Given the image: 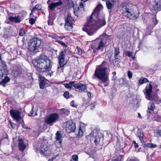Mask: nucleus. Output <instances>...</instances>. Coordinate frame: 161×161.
<instances>
[{"label": "nucleus", "instance_id": "1", "mask_svg": "<svg viewBox=\"0 0 161 161\" xmlns=\"http://www.w3.org/2000/svg\"><path fill=\"white\" fill-rule=\"evenodd\" d=\"M101 7V5L96 7L89 19L82 29L89 36L93 35L99 28L106 24L104 15H99V11Z\"/></svg>", "mask_w": 161, "mask_h": 161}, {"label": "nucleus", "instance_id": "2", "mask_svg": "<svg viewBox=\"0 0 161 161\" xmlns=\"http://www.w3.org/2000/svg\"><path fill=\"white\" fill-rule=\"evenodd\" d=\"M107 64L106 61H103L101 64L97 66L92 77V79H94L96 78L99 79L102 83H104L105 86L109 85V73H108V68L103 67Z\"/></svg>", "mask_w": 161, "mask_h": 161}, {"label": "nucleus", "instance_id": "3", "mask_svg": "<svg viewBox=\"0 0 161 161\" xmlns=\"http://www.w3.org/2000/svg\"><path fill=\"white\" fill-rule=\"evenodd\" d=\"M37 64L36 68L41 72H46L52 69V62L49 58L45 55H41L36 59Z\"/></svg>", "mask_w": 161, "mask_h": 161}, {"label": "nucleus", "instance_id": "4", "mask_svg": "<svg viewBox=\"0 0 161 161\" xmlns=\"http://www.w3.org/2000/svg\"><path fill=\"white\" fill-rule=\"evenodd\" d=\"M41 43V41L38 38L31 39L28 44L29 50L32 52L37 53L38 51V49Z\"/></svg>", "mask_w": 161, "mask_h": 161}, {"label": "nucleus", "instance_id": "5", "mask_svg": "<svg viewBox=\"0 0 161 161\" xmlns=\"http://www.w3.org/2000/svg\"><path fill=\"white\" fill-rule=\"evenodd\" d=\"M89 136L91 141H93L96 145L98 144L100 141L103 140V135L99 131L94 130Z\"/></svg>", "mask_w": 161, "mask_h": 161}, {"label": "nucleus", "instance_id": "6", "mask_svg": "<svg viewBox=\"0 0 161 161\" xmlns=\"http://www.w3.org/2000/svg\"><path fill=\"white\" fill-rule=\"evenodd\" d=\"M66 53V51L65 49L62 50L59 53V56L58 57L59 66L58 67V71H59L60 68L61 70L63 71L64 67V65L66 64V62L64 61V57Z\"/></svg>", "mask_w": 161, "mask_h": 161}, {"label": "nucleus", "instance_id": "7", "mask_svg": "<svg viewBox=\"0 0 161 161\" xmlns=\"http://www.w3.org/2000/svg\"><path fill=\"white\" fill-rule=\"evenodd\" d=\"M58 118L59 116L57 113H53L47 117L45 122L47 124L52 126L57 121Z\"/></svg>", "mask_w": 161, "mask_h": 161}, {"label": "nucleus", "instance_id": "8", "mask_svg": "<svg viewBox=\"0 0 161 161\" xmlns=\"http://www.w3.org/2000/svg\"><path fill=\"white\" fill-rule=\"evenodd\" d=\"M123 14L124 16H127L130 19L134 20L138 18V16L133 12L132 10L127 7H125Z\"/></svg>", "mask_w": 161, "mask_h": 161}, {"label": "nucleus", "instance_id": "9", "mask_svg": "<svg viewBox=\"0 0 161 161\" xmlns=\"http://www.w3.org/2000/svg\"><path fill=\"white\" fill-rule=\"evenodd\" d=\"M9 112L12 118L17 121H19L22 119L21 113L18 110L12 109Z\"/></svg>", "mask_w": 161, "mask_h": 161}, {"label": "nucleus", "instance_id": "10", "mask_svg": "<svg viewBox=\"0 0 161 161\" xmlns=\"http://www.w3.org/2000/svg\"><path fill=\"white\" fill-rule=\"evenodd\" d=\"M40 149L39 152L41 154L47 156L49 155L51 153L50 148L46 144L41 145Z\"/></svg>", "mask_w": 161, "mask_h": 161}, {"label": "nucleus", "instance_id": "11", "mask_svg": "<svg viewBox=\"0 0 161 161\" xmlns=\"http://www.w3.org/2000/svg\"><path fill=\"white\" fill-rule=\"evenodd\" d=\"M72 19V17L69 14L68 15L67 17L65 19V28L68 31H70L73 28Z\"/></svg>", "mask_w": 161, "mask_h": 161}, {"label": "nucleus", "instance_id": "12", "mask_svg": "<svg viewBox=\"0 0 161 161\" xmlns=\"http://www.w3.org/2000/svg\"><path fill=\"white\" fill-rule=\"evenodd\" d=\"M153 86L151 84L147 85L145 87L146 97L147 99L149 100H152V91Z\"/></svg>", "mask_w": 161, "mask_h": 161}, {"label": "nucleus", "instance_id": "13", "mask_svg": "<svg viewBox=\"0 0 161 161\" xmlns=\"http://www.w3.org/2000/svg\"><path fill=\"white\" fill-rule=\"evenodd\" d=\"M97 42L96 44H98L97 49V50L100 49L102 47H104L105 44L106 43L104 41L103 39H97L93 42L94 43Z\"/></svg>", "mask_w": 161, "mask_h": 161}, {"label": "nucleus", "instance_id": "14", "mask_svg": "<svg viewBox=\"0 0 161 161\" xmlns=\"http://www.w3.org/2000/svg\"><path fill=\"white\" fill-rule=\"evenodd\" d=\"M86 126L83 123H81L79 125L77 135L79 137L83 136L84 132L86 130Z\"/></svg>", "mask_w": 161, "mask_h": 161}, {"label": "nucleus", "instance_id": "15", "mask_svg": "<svg viewBox=\"0 0 161 161\" xmlns=\"http://www.w3.org/2000/svg\"><path fill=\"white\" fill-rule=\"evenodd\" d=\"M158 20L157 19L155 15H152L150 19L149 24L150 28H153L158 23Z\"/></svg>", "mask_w": 161, "mask_h": 161}, {"label": "nucleus", "instance_id": "16", "mask_svg": "<svg viewBox=\"0 0 161 161\" xmlns=\"http://www.w3.org/2000/svg\"><path fill=\"white\" fill-rule=\"evenodd\" d=\"M76 129L75 125L74 123H72L71 124H67L66 126V131L69 133L72 132H74Z\"/></svg>", "mask_w": 161, "mask_h": 161}, {"label": "nucleus", "instance_id": "17", "mask_svg": "<svg viewBox=\"0 0 161 161\" xmlns=\"http://www.w3.org/2000/svg\"><path fill=\"white\" fill-rule=\"evenodd\" d=\"M155 107L154 103H149L148 105V109L147 110V114L148 116H150V114L154 111Z\"/></svg>", "mask_w": 161, "mask_h": 161}, {"label": "nucleus", "instance_id": "18", "mask_svg": "<svg viewBox=\"0 0 161 161\" xmlns=\"http://www.w3.org/2000/svg\"><path fill=\"white\" fill-rule=\"evenodd\" d=\"M8 19L10 21L15 23H19L21 21V17L18 15L14 17L10 16L9 17Z\"/></svg>", "mask_w": 161, "mask_h": 161}, {"label": "nucleus", "instance_id": "19", "mask_svg": "<svg viewBox=\"0 0 161 161\" xmlns=\"http://www.w3.org/2000/svg\"><path fill=\"white\" fill-rule=\"evenodd\" d=\"M74 87L81 91H84L86 89V86L85 85L80 83H76L74 85Z\"/></svg>", "mask_w": 161, "mask_h": 161}, {"label": "nucleus", "instance_id": "20", "mask_svg": "<svg viewBox=\"0 0 161 161\" xmlns=\"http://www.w3.org/2000/svg\"><path fill=\"white\" fill-rule=\"evenodd\" d=\"M14 73L15 77L19 75L21 73V71L20 67L17 65H15L13 67Z\"/></svg>", "mask_w": 161, "mask_h": 161}, {"label": "nucleus", "instance_id": "21", "mask_svg": "<svg viewBox=\"0 0 161 161\" xmlns=\"http://www.w3.org/2000/svg\"><path fill=\"white\" fill-rule=\"evenodd\" d=\"M18 140L19 149L22 152H23L26 148V145L24 143L22 139H19Z\"/></svg>", "mask_w": 161, "mask_h": 161}, {"label": "nucleus", "instance_id": "22", "mask_svg": "<svg viewBox=\"0 0 161 161\" xmlns=\"http://www.w3.org/2000/svg\"><path fill=\"white\" fill-rule=\"evenodd\" d=\"M40 79V87L41 89H42L44 88L45 86V84L46 82V79L44 77L42 76H40L39 77Z\"/></svg>", "mask_w": 161, "mask_h": 161}, {"label": "nucleus", "instance_id": "23", "mask_svg": "<svg viewBox=\"0 0 161 161\" xmlns=\"http://www.w3.org/2000/svg\"><path fill=\"white\" fill-rule=\"evenodd\" d=\"M62 137L61 135L60 132L59 131H57L56 134L55 138L56 140L55 142V144L58 142V141H59V145L60 146H61L62 141Z\"/></svg>", "mask_w": 161, "mask_h": 161}, {"label": "nucleus", "instance_id": "24", "mask_svg": "<svg viewBox=\"0 0 161 161\" xmlns=\"http://www.w3.org/2000/svg\"><path fill=\"white\" fill-rule=\"evenodd\" d=\"M10 78L7 76H5L4 78L1 81L0 85L3 87L6 86V84L9 81Z\"/></svg>", "mask_w": 161, "mask_h": 161}, {"label": "nucleus", "instance_id": "25", "mask_svg": "<svg viewBox=\"0 0 161 161\" xmlns=\"http://www.w3.org/2000/svg\"><path fill=\"white\" fill-rule=\"evenodd\" d=\"M136 135L139 138L140 141H142L143 140L144 135L143 134V132L140 130H137Z\"/></svg>", "mask_w": 161, "mask_h": 161}, {"label": "nucleus", "instance_id": "26", "mask_svg": "<svg viewBox=\"0 0 161 161\" xmlns=\"http://www.w3.org/2000/svg\"><path fill=\"white\" fill-rule=\"evenodd\" d=\"M154 9L157 10H161V0H159L153 6Z\"/></svg>", "mask_w": 161, "mask_h": 161}, {"label": "nucleus", "instance_id": "27", "mask_svg": "<svg viewBox=\"0 0 161 161\" xmlns=\"http://www.w3.org/2000/svg\"><path fill=\"white\" fill-rule=\"evenodd\" d=\"M42 7L41 5L40 4H37L35 5L31 10V12L30 14V15L32 14L36 10H41L42 9Z\"/></svg>", "mask_w": 161, "mask_h": 161}, {"label": "nucleus", "instance_id": "28", "mask_svg": "<svg viewBox=\"0 0 161 161\" xmlns=\"http://www.w3.org/2000/svg\"><path fill=\"white\" fill-rule=\"evenodd\" d=\"M75 83L74 81H71L69 82V83H65L64 84V86L69 89H71L72 86H73L74 87V85H75Z\"/></svg>", "mask_w": 161, "mask_h": 161}, {"label": "nucleus", "instance_id": "29", "mask_svg": "<svg viewBox=\"0 0 161 161\" xmlns=\"http://www.w3.org/2000/svg\"><path fill=\"white\" fill-rule=\"evenodd\" d=\"M149 82L147 79L143 77L140 78L139 80V84L142 85L145 83Z\"/></svg>", "mask_w": 161, "mask_h": 161}, {"label": "nucleus", "instance_id": "30", "mask_svg": "<svg viewBox=\"0 0 161 161\" xmlns=\"http://www.w3.org/2000/svg\"><path fill=\"white\" fill-rule=\"evenodd\" d=\"M56 7L53 3H52L48 5V8L49 12L50 13L55 9Z\"/></svg>", "mask_w": 161, "mask_h": 161}, {"label": "nucleus", "instance_id": "31", "mask_svg": "<svg viewBox=\"0 0 161 161\" xmlns=\"http://www.w3.org/2000/svg\"><path fill=\"white\" fill-rule=\"evenodd\" d=\"M119 49L118 47H115L114 49V56L115 59H118V56L119 54Z\"/></svg>", "mask_w": 161, "mask_h": 161}, {"label": "nucleus", "instance_id": "32", "mask_svg": "<svg viewBox=\"0 0 161 161\" xmlns=\"http://www.w3.org/2000/svg\"><path fill=\"white\" fill-rule=\"evenodd\" d=\"M144 146L151 148H153L157 147V145L156 144H153L152 143H147L145 144Z\"/></svg>", "mask_w": 161, "mask_h": 161}, {"label": "nucleus", "instance_id": "33", "mask_svg": "<svg viewBox=\"0 0 161 161\" xmlns=\"http://www.w3.org/2000/svg\"><path fill=\"white\" fill-rule=\"evenodd\" d=\"M153 119L158 122H161V116L156 114Z\"/></svg>", "mask_w": 161, "mask_h": 161}, {"label": "nucleus", "instance_id": "34", "mask_svg": "<svg viewBox=\"0 0 161 161\" xmlns=\"http://www.w3.org/2000/svg\"><path fill=\"white\" fill-rule=\"evenodd\" d=\"M109 36H108L106 33H104L103 35L102 36H101L100 37L101 39H103L104 41L105 42L106 40L110 39Z\"/></svg>", "mask_w": 161, "mask_h": 161}, {"label": "nucleus", "instance_id": "35", "mask_svg": "<svg viewBox=\"0 0 161 161\" xmlns=\"http://www.w3.org/2000/svg\"><path fill=\"white\" fill-rule=\"evenodd\" d=\"M153 100L155 103L157 104H159L161 101L160 98L159 97H155L154 98H153L152 97V100Z\"/></svg>", "mask_w": 161, "mask_h": 161}, {"label": "nucleus", "instance_id": "36", "mask_svg": "<svg viewBox=\"0 0 161 161\" xmlns=\"http://www.w3.org/2000/svg\"><path fill=\"white\" fill-rule=\"evenodd\" d=\"M127 161H139V160L135 157L132 156L128 158Z\"/></svg>", "mask_w": 161, "mask_h": 161}, {"label": "nucleus", "instance_id": "37", "mask_svg": "<svg viewBox=\"0 0 161 161\" xmlns=\"http://www.w3.org/2000/svg\"><path fill=\"white\" fill-rule=\"evenodd\" d=\"M29 115L30 116H34L37 115V114L36 112H35V113H34V106H33L32 107V108L30 113L29 114Z\"/></svg>", "mask_w": 161, "mask_h": 161}, {"label": "nucleus", "instance_id": "38", "mask_svg": "<svg viewBox=\"0 0 161 161\" xmlns=\"http://www.w3.org/2000/svg\"><path fill=\"white\" fill-rule=\"evenodd\" d=\"M124 54H125V56H127L130 57L133 56V54L131 52L128 51H125L124 53Z\"/></svg>", "mask_w": 161, "mask_h": 161}, {"label": "nucleus", "instance_id": "39", "mask_svg": "<svg viewBox=\"0 0 161 161\" xmlns=\"http://www.w3.org/2000/svg\"><path fill=\"white\" fill-rule=\"evenodd\" d=\"M106 4L107 7L108 9H111V8L113 6V4L110 2L109 1H106Z\"/></svg>", "mask_w": 161, "mask_h": 161}, {"label": "nucleus", "instance_id": "40", "mask_svg": "<svg viewBox=\"0 0 161 161\" xmlns=\"http://www.w3.org/2000/svg\"><path fill=\"white\" fill-rule=\"evenodd\" d=\"M62 112L63 113L64 115H68L69 114V111L68 110L65 109H63Z\"/></svg>", "mask_w": 161, "mask_h": 161}, {"label": "nucleus", "instance_id": "41", "mask_svg": "<svg viewBox=\"0 0 161 161\" xmlns=\"http://www.w3.org/2000/svg\"><path fill=\"white\" fill-rule=\"evenodd\" d=\"M56 7L62 5L63 3V2L61 0H59V1L56 3H53Z\"/></svg>", "mask_w": 161, "mask_h": 161}, {"label": "nucleus", "instance_id": "42", "mask_svg": "<svg viewBox=\"0 0 161 161\" xmlns=\"http://www.w3.org/2000/svg\"><path fill=\"white\" fill-rule=\"evenodd\" d=\"M73 7L74 9V13L75 14V15L77 16L78 14L77 12L78 11V9H79V7H77V8H76L75 5L73 6Z\"/></svg>", "mask_w": 161, "mask_h": 161}, {"label": "nucleus", "instance_id": "43", "mask_svg": "<svg viewBox=\"0 0 161 161\" xmlns=\"http://www.w3.org/2000/svg\"><path fill=\"white\" fill-rule=\"evenodd\" d=\"M25 34V31L23 29H21L19 31V35L23 36Z\"/></svg>", "mask_w": 161, "mask_h": 161}, {"label": "nucleus", "instance_id": "44", "mask_svg": "<svg viewBox=\"0 0 161 161\" xmlns=\"http://www.w3.org/2000/svg\"><path fill=\"white\" fill-rule=\"evenodd\" d=\"M49 36H51L52 38L58 40V36L57 35L55 34H52L49 35Z\"/></svg>", "mask_w": 161, "mask_h": 161}, {"label": "nucleus", "instance_id": "45", "mask_svg": "<svg viewBox=\"0 0 161 161\" xmlns=\"http://www.w3.org/2000/svg\"><path fill=\"white\" fill-rule=\"evenodd\" d=\"M73 159L75 161H78V157L77 155H74L72 156Z\"/></svg>", "mask_w": 161, "mask_h": 161}, {"label": "nucleus", "instance_id": "46", "mask_svg": "<svg viewBox=\"0 0 161 161\" xmlns=\"http://www.w3.org/2000/svg\"><path fill=\"white\" fill-rule=\"evenodd\" d=\"M69 93L67 91L65 92L64 94V97L67 99L69 98Z\"/></svg>", "mask_w": 161, "mask_h": 161}, {"label": "nucleus", "instance_id": "47", "mask_svg": "<svg viewBox=\"0 0 161 161\" xmlns=\"http://www.w3.org/2000/svg\"><path fill=\"white\" fill-rule=\"evenodd\" d=\"M127 75L130 79L132 77V72L130 71H129L127 72Z\"/></svg>", "mask_w": 161, "mask_h": 161}, {"label": "nucleus", "instance_id": "48", "mask_svg": "<svg viewBox=\"0 0 161 161\" xmlns=\"http://www.w3.org/2000/svg\"><path fill=\"white\" fill-rule=\"evenodd\" d=\"M70 105L74 107H77V105L75 103V102L74 100L72 101L70 103Z\"/></svg>", "mask_w": 161, "mask_h": 161}, {"label": "nucleus", "instance_id": "49", "mask_svg": "<svg viewBox=\"0 0 161 161\" xmlns=\"http://www.w3.org/2000/svg\"><path fill=\"white\" fill-rule=\"evenodd\" d=\"M57 42L59 43L61 45H63L65 47H66L67 46V45L62 41L57 40Z\"/></svg>", "mask_w": 161, "mask_h": 161}, {"label": "nucleus", "instance_id": "50", "mask_svg": "<svg viewBox=\"0 0 161 161\" xmlns=\"http://www.w3.org/2000/svg\"><path fill=\"white\" fill-rule=\"evenodd\" d=\"M77 51L78 54L79 55H80L82 54V50L80 48L78 47H77Z\"/></svg>", "mask_w": 161, "mask_h": 161}, {"label": "nucleus", "instance_id": "51", "mask_svg": "<svg viewBox=\"0 0 161 161\" xmlns=\"http://www.w3.org/2000/svg\"><path fill=\"white\" fill-rule=\"evenodd\" d=\"M35 22V20L33 18H31L29 20V23L31 24H34Z\"/></svg>", "mask_w": 161, "mask_h": 161}, {"label": "nucleus", "instance_id": "52", "mask_svg": "<svg viewBox=\"0 0 161 161\" xmlns=\"http://www.w3.org/2000/svg\"><path fill=\"white\" fill-rule=\"evenodd\" d=\"M133 143L134 144V147L136 148H138L139 146L138 144L136 143V142L135 141H133Z\"/></svg>", "mask_w": 161, "mask_h": 161}, {"label": "nucleus", "instance_id": "53", "mask_svg": "<svg viewBox=\"0 0 161 161\" xmlns=\"http://www.w3.org/2000/svg\"><path fill=\"white\" fill-rule=\"evenodd\" d=\"M125 141H126L124 142V145L125 146H128L130 144V143L129 141H127V139H125Z\"/></svg>", "mask_w": 161, "mask_h": 161}, {"label": "nucleus", "instance_id": "54", "mask_svg": "<svg viewBox=\"0 0 161 161\" xmlns=\"http://www.w3.org/2000/svg\"><path fill=\"white\" fill-rule=\"evenodd\" d=\"M132 68L133 69H135L137 68V67L138 66V65H137V64L136 63H134L132 64Z\"/></svg>", "mask_w": 161, "mask_h": 161}, {"label": "nucleus", "instance_id": "55", "mask_svg": "<svg viewBox=\"0 0 161 161\" xmlns=\"http://www.w3.org/2000/svg\"><path fill=\"white\" fill-rule=\"evenodd\" d=\"M48 23L49 25H52L53 24V22L52 20H49L48 21Z\"/></svg>", "mask_w": 161, "mask_h": 161}, {"label": "nucleus", "instance_id": "56", "mask_svg": "<svg viewBox=\"0 0 161 161\" xmlns=\"http://www.w3.org/2000/svg\"><path fill=\"white\" fill-rule=\"evenodd\" d=\"M156 132L158 136L161 137V130H157Z\"/></svg>", "mask_w": 161, "mask_h": 161}, {"label": "nucleus", "instance_id": "57", "mask_svg": "<svg viewBox=\"0 0 161 161\" xmlns=\"http://www.w3.org/2000/svg\"><path fill=\"white\" fill-rule=\"evenodd\" d=\"M120 159L119 158H113L112 161H120Z\"/></svg>", "mask_w": 161, "mask_h": 161}, {"label": "nucleus", "instance_id": "58", "mask_svg": "<svg viewBox=\"0 0 161 161\" xmlns=\"http://www.w3.org/2000/svg\"><path fill=\"white\" fill-rule=\"evenodd\" d=\"M65 37L64 36H58V39H60V40H62Z\"/></svg>", "mask_w": 161, "mask_h": 161}, {"label": "nucleus", "instance_id": "59", "mask_svg": "<svg viewBox=\"0 0 161 161\" xmlns=\"http://www.w3.org/2000/svg\"><path fill=\"white\" fill-rule=\"evenodd\" d=\"M87 95L89 97V98H90L91 97V93L90 92H87Z\"/></svg>", "mask_w": 161, "mask_h": 161}, {"label": "nucleus", "instance_id": "60", "mask_svg": "<svg viewBox=\"0 0 161 161\" xmlns=\"http://www.w3.org/2000/svg\"><path fill=\"white\" fill-rule=\"evenodd\" d=\"M55 157H52L48 160V161H53L54 159H55Z\"/></svg>", "mask_w": 161, "mask_h": 161}, {"label": "nucleus", "instance_id": "61", "mask_svg": "<svg viewBox=\"0 0 161 161\" xmlns=\"http://www.w3.org/2000/svg\"><path fill=\"white\" fill-rule=\"evenodd\" d=\"M116 78H117V77H116V76L113 75L112 77V80H115L116 79Z\"/></svg>", "mask_w": 161, "mask_h": 161}, {"label": "nucleus", "instance_id": "62", "mask_svg": "<svg viewBox=\"0 0 161 161\" xmlns=\"http://www.w3.org/2000/svg\"><path fill=\"white\" fill-rule=\"evenodd\" d=\"M80 6L81 8H83V4L82 3H80Z\"/></svg>", "mask_w": 161, "mask_h": 161}, {"label": "nucleus", "instance_id": "63", "mask_svg": "<svg viewBox=\"0 0 161 161\" xmlns=\"http://www.w3.org/2000/svg\"><path fill=\"white\" fill-rule=\"evenodd\" d=\"M98 85L99 86H100V87H103V86L102 85V83H101V82H99L98 83Z\"/></svg>", "mask_w": 161, "mask_h": 161}, {"label": "nucleus", "instance_id": "64", "mask_svg": "<svg viewBox=\"0 0 161 161\" xmlns=\"http://www.w3.org/2000/svg\"><path fill=\"white\" fill-rule=\"evenodd\" d=\"M131 57L134 60L136 58V57L135 56H134L133 55V56H131Z\"/></svg>", "mask_w": 161, "mask_h": 161}]
</instances>
